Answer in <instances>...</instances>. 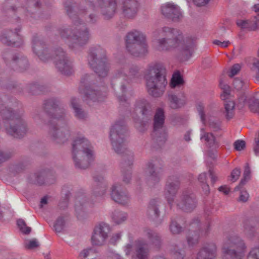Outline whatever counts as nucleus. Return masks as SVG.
<instances>
[{
	"mask_svg": "<svg viewBox=\"0 0 259 259\" xmlns=\"http://www.w3.org/2000/svg\"><path fill=\"white\" fill-rule=\"evenodd\" d=\"M64 8L67 15L72 19V25L60 28L59 33L62 38L68 40V45L70 48L76 49L78 46L82 47L87 44L91 38L89 28L79 17H83L87 11L82 6L79 8H77L72 0L65 2Z\"/></svg>",
	"mask_w": 259,
	"mask_h": 259,
	"instance_id": "nucleus-1",
	"label": "nucleus"
},
{
	"mask_svg": "<svg viewBox=\"0 0 259 259\" xmlns=\"http://www.w3.org/2000/svg\"><path fill=\"white\" fill-rule=\"evenodd\" d=\"M157 40V48L160 51L175 50L178 57L183 61L189 59L193 53L194 42L188 38H184L179 30L164 26L153 32Z\"/></svg>",
	"mask_w": 259,
	"mask_h": 259,
	"instance_id": "nucleus-2",
	"label": "nucleus"
},
{
	"mask_svg": "<svg viewBox=\"0 0 259 259\" xmlns=\"http://www.w3.org/2000/svg\"><path fill=\"white\" fill-rule=\"evenodd\" d=\"M128 136L124 121H118L111 127L110 133L111 145L115 152L121 156L123 180L125 183H128L131 179V166L134 160L133 152L126 147Z\"/></svg>",
	"mask_w": 259,
	"mask_h": 259,
	"instance_id": "nucleus-3",
	"label": "nucleus"
},
{
	"mask_svg": "<svg viewBox=\"0 0 259 259\" xmlns=\"http://www.w3.org/2000/svg\"><path fill=\"white\" fill-rule=\"evenodd\" d=\"M121 2L124 16L128 18L135 17L139 8L137 0H90L87 5L94 10H99L104 19L110 20L114 16Z\"/></svg>",
	"mask_w": 259,
	"mask_h": 259,
	"instance_id": "nucleus-4",
	"label": "nucleus"
},
{
	"mask_svg": "<svg viewBox=\"0 0 259 259\" xmlns=\"http://www.w3.org/2000/svg\"><path fill=\"white\" fill-rule=\"evenodd\" d=\"M180 182L176 177H170L165 184L164 195L168 204L172 206L175 203L180 209L185 211H191L196 206V197L189 191H183L176 199V195L180 189Z\"/></svg>",
	"mask_w": 259,
	"mask_h": 259,
	"instance_id": "nucleus-5",
	"label": "nucleus"
},
{
	"mask_svg": "<svg viewBox=\"0 0 259 259\" xmlns=\"http://www.w3.org/2000/svg\"><path fill=\"white\" fill-rule=\"evenodd\" d=\"M144 78L149 95L157 98L164 94L167 81L165 69L162 65L151 64L148 65L144 73Z\"/></svg>",
	"mask_w": 259,
	"mask_h": 259,
	"instance_id": "nucleus-6",
	"label": "nucleus"
},
{
	"mask_svg": "<svg viewBox=\"0 0 259 259\" xmlns=\"http://www.w3.org/2000/svg\"><path fill=\"white\" fill-rule=\"evenodd\" d=\"M72 158L77 168H88L95 159L93 148L88 139L83 137L76 138L72 144Z\"/></svg>",
	"mask_w": 259,
	"mask_h": 259,
	"instance_id": "nucleus-7",
	"label": "nucleus"
},
{
	"mask_svg": "<svg viewBox=\"0 0 259 259\" xmlns=\"http://www.w3.org/2000/svg\"><path fill=\"white\" fill-rule=\"evenodd\" d=\"M140 76L139 68L137 65L124 64L122 65L116 71L112 81V85H117L121 91V94L116 92L120 102L125 101L124 94L126 91V85L122 83L124 80L128 83Z\"/></svg>",
	"mask_w": 259,
	"mask_h": 259,
	"instance_id": "nucleus-8",
	"label": "nucleus"
},
{
	"mask_svg": "<svg viewBox=\"0 0 259 259\" xmlns=\"http://www.w3.org/2000/svg\"><path fill=\"white\" fill-rule=\"evenodd\" d=\"M246 248L244 241L240 237L229 234L222 247V259H243Z\"/></svg>",
	"mask_w": 259,
	"mask_h": 259,
	"instance_id": "nucleus-9",
	"label": "nucleus"
},
{
	"mask_svg": "<svg viewBox=\"0 0 259 259\" xmlns=\"http://www.w3.org/2000/svg\"><path fill=\"white\" fill-rule=\"evenodd\" d=\"M88 62L90 67L101 78L107 76L109 65L106 58V51L100 46L91 47L89 51Z\"/></svg>",
	"mask_w": 259,
	"mask_h": 259,
	"instance_id": "nucleus-10",
	"label": "nucleus"
},
{
	"mask_svg": "<svg viewBox=\"0 0 259 259\" xmlns=\"http://www.w3.org/2000/svg\"><path fill=\"white\" fill-rule=\"evenodd\" d=\"M93 75L85 74L82 76L80 80L82 85L84 87L83 90L79 89L81 94H83L85 100L89 102L100 101L102 100L103 95L100 90L95 85Z\"/></svg>",
	"mask_w": 259,
	"mask_h": 259,
	"instance_id": "nucleus-11",
	"label": "nucleus"
},
{
	"mask_svg": "<svg viewBox=\"0 0 259 259\" xmlns=\"http://www.w3.org/2000/svg\"><path fill=\"white\" fill-rule=\"evenodd\" d=\"M2 58L6 65L20 71L26 70L29 65L25 56L20 53H14L9 49L2 52Z\"/></svg>",
	"mask_w": 259,
	"mask_h": 259,
	"instance_id": "nucleus-12",
	"label": "nucleus"
},
{
	"mask_svg": "<svg viewBox=\"0 0 259 259\" xmlns=\"http://www.w3.org/2000/svg\"><path fill=\"white\" fill-rule=\"evenodd\" d=\"M162 162L158 159H153L146 164L145 173L146 183L149 187H154L161 180L162 174Z\"/></svg>",
	"mask_w": 259,
	"mask_h": 259,
	"instance_id": "nucleus-13",
	"label": "nucleus"
},
{
	"mask_svg": "<svg viewBox=\"0 0 259 259\" xmlns=\"http://www.w3.org/2000/svg\"><path fill=\"white\" fill-rule=\"evenodd\" d=\"M62 119L57 120L58 122L55 124L50 121L48 124L49 127V134L52 139L58 143L65 142L70 136V128L67 124L61 126Z\"/></svg>",
	"mask_w": 259,
	"mask_h": 259,
	"instance_id": "nucleus-14",
	"label": "nucleus"
},
{
	"mask_svg": "<svg viewBox=\"0 0 259 259\" xmlns=\"http://www.w3.org/2000/svg\"><path fill=\"white\" fill-rule=\"evenodd\" d=\"M53 58L56 68L63 74L70 75L74 72L72 62L61 48L54 51Z\"/></svg>",
	"mask_w": 259,
	"mask_h": 259,
	"instance_id": "nucleus-15",
	"label": "nucleus"
},
{
	"mask_svg": "<svg viewBox=\"0 0 259 259\" xmlns=\"http://www.w3.org/2000/svg\"><path fill=\"white\" fill-rule=\"evenodd\" d=\"M111 232L110 226L105 223H101L96 225L93 230L91 238V243L94 246L104 245Z\"/></svg>",
	"mask_w": 259,
	"mask_h": 259,
	"instance_id": "nucleus-16",
	"label": "nucleus"
},
{
	"mask_svg": "<svg viewBox=\"0 0 259 259\" xmlns=\"http://www.w3.org/2000/svg\"><path fill=\"white\" fill-rule=\"evenodd\" d=\"M209 226V224H208L206 226H202L199 220H194L190 224L191 229L187 237L188 245L191 246L196 245L198 243L200 236L205 235L208 232Z\"/></svg>",
	"mask_w": 259,
	"mask_h": 259,
	"instance_id": "nucleus-17",
	"label": "nucleus"
},
{
	"mask_svg": "<svg viewBox=\"0 0 259 259\" xmlns=\"http://www.w3.org/2000/svg\"><path fill=\"white\" fill-rule=\"evenodd\" d=\"M23 113L21 112L20 115H17L13 121L14 123L6 128L7 133L15 138L23 137L28 132L27 123L23 118Z\"/></svg>",
	"mask_w": 259,
	"mask_h": 259,
	"instance_id": "nucleus-18",
	"label": "nucleus"
},
{
	"mask_svg": "<svg viewBox=\"0 0 259 259\" xmlns=\"http://www.w3.org/2000/svg\"><path fill=\"white\" fill-rule=\"evenodd\" d=\"M45 111L53 119H62L64 118V110L60 105V102L56 99H49L44 104Z\"/></svg>",
	"mask_w": 259,
	"mask_h": 259,
	"instance_id": "nucleus-19",
	"label": "nucleus"
},
{
	"mask_svg": "<svg viewBox=\"0 0 259 259\" xmlns=\"http://www.w3.org/2000/svg\"><path fill=\"white\" fill-rule=\"evenodd\" d=\"M20 28H15L13 31L11 29L4 30L0 35V40L3 44L10 46H19L22 43V38L19 32Z\"/></svg>",
	"mask_w": 259,
	"mask_h": 259,
	"instance_id": "nucleus-20",
	"label": "nucleus"
},
{
	"mask_svg": "<svg viewBox=\"0 0 259 259\" xmlns=\"http://www.w3.org/2000/svg\"><path fill=\"white\" fill-rule=\"evenodd\" d=\"M161 13L165 17L173 21H179L183 18V14L180 8L176 5L167 3L161 8Z\"/></svg>",
	"mask_w": 259,
	"mask_h": 259,
	"instance_id": "nucleus-21",
	"label": "nucleus"
},
{
	"mask_svg": "<svg viewBox=\"0 0 259 259\" xmlns=\"http://www.w3.org/2000/svg\"><path fill=\"white\" fill-rule=\"evenodd\" d=\"M32 49L33 52L42 61L49 60L51 56L49 53L45 45L37 36H34L32 40Z\"/></svg>",
	"mask_w": 259,
	"mask_h": 259,
	"instance_id": "nucleus-22",
	"label": "nucleus"
},
{
	"mask_svg": "<svg viewBox=\"0 0 259 259\" xmlns=\"http://www.w3.org/2000/svg\"><path fill=\"white\" fill-rule=\"evenodd\" d=\"M149 249L148 244L143 240H137L134 244V251L132 259H148Z\"/></svg>",
	"mask_w": 259,
	"mask_h": 259,
	"instance_id": "nucleus-23",
	"label": "nucleus"
},
{
	"mask_svg": "<svg viewBox=\"0 0 259 259\" xmlns=\"http://www.w3.org/2000/svg\"><path fill=\"white\" fill-rule=\"evenodd\" d=\"M111 196L114 201L122 205H125L130 202L128 194L122 190L121 185L118 184L112 186Z\"/></svg>",
	"mask_w": 259,
	"mask_h": 259,
	"instance_id": "nucleus-24",
	"label": "nucleus"
},
{
	"mask_svg": "<svg viewBox=\"0 0 259 259\" xmlns=\"http://www.w3.org/2000/svg\"><path fill=\"white\" fill-rule=\"evenodd\" d=\"M39 6V0H27L26 9L19 8L17 12L20 14L25 12V15L31 20V19L35 18V13Z\"/></svg>",
	"mask_w": 259,
	"mask_h": 259,
	"instance_id": "nucleus-25",
	"label": "nucleus"
},
{
	"mask_svg": "<svg viewBox=\"0 0 259 259\" xmlns=\"http://www.w3.org/2000/svg\"><path fill=\"white\" fill-rule=\"evenodd\" d=\"M93 192L97 196L104 195L107 190V184L102 176L97 175L94 177Z\"/></svg>",
	"mask_w": 259,
	"mask_h": 259,
	"instance_id": "nucleus-26",
	"label": "nucleus"
},
{
	"mask_svg": "<svg viewBox=\"0 0 259 259\" xmlns=\"http://www.w3.org/2000/svg\"><path fill=\"white\" fill-rule=\"evenodd\" d=\"M217 255V246L213 243L203 246L198 252L196 259H214Z\"/></svg>",
	"mask_w": 259,
	"mask_h": 259,
	"instance_id": "nucleus-27",
	"label": "nucleus"
},
{
	"mask_svg": "<svg viewBox=\"0 0 259 259\" xmlns=\"http://www.w3.org/2000/svg\"><path fill=\"white\" fill-rule=\"evenodd\" d=\"M126 47L131 48L134 44L146 41V36L141 31L133 30L126 35Z\"/></svg>",
	"mask_w": 259,
	"mask_h": 259,
	"instance_id": "nucleus-28",
	"label": "nucleus"
},
{
	"mask_svg": "<svg viewBox=\"0 0 259 259\" xmlns=\"http://www.w3.org/2000/svg\"><path fill=\"white\" fill-rule=\"evenodd\" d=\"M164 119V110L160 108L157 109L154 116L153 132L152 134L153 137H156L159 132L163 131L162 127Z\"/></svg>",
	"mask_w": 259,
	"mask_h": 259,
	"instance_id": "nucleus-29",
	"label": "nucleus"
},
{
	"mask_svg": "<svg viewBox=\"0 0 259 259\" xmlns=\"http://www.w3.org/2000/svg\"><path fill=\"white\" fill-rule=\"evenodd\" d=\"M200 139L210 148L217 149L219 146V143L213 134L206 132L204 128L201 129Z\"/></svg>",
	"mask_w": 259,
	"mask_h": 259,
	"instance_id": "nucleus-30",
	"label": "nucleus"
},
{
	"mask_svg": "<svg viewBox=\"0 0 259 259\" xmlns=\"http://www.w3.org/2000/svg\"><path fill=\"white\" fill-rule=\"evenodd\" d=\"M160 203V201L157 199H152L149 202L146 210V215L149 218L155 220L159 217L160 213L159 209Z\"/></svg>",
	"mask_w": 259,
	"mask_h": 259,
	"instance_id": "nucleus-31",
	"label": "nucleus"
},
{
	"mask_svg": "<svg viewBox=\"0 0 259 259\" xmlns=\"http://www.w3.org/2000/svg\"><path fill=\"white\" fill-rule=\"evenodd\" d=\"M168 105L171 109H177L183 107L186 103L185 97H179L173 93H169L167 96Z\"/></svg>",
	"mask_w": 259,
	"mask_h": 259,
	"instance_id": "nucleus-32",
	"label": "nucleus"
},
{
	"mask_svg": "<svg viewBox=\"0 0 259 259\" xmlns=\"http://www.w3.org/2000/svg\"><path fill=\"white\" fill-rule=\"evenodd\" d=\"M127 51L133 56L140 57L144 55L147 52V46L146 41L134 44L131 48H126Z\"/></svg>",
	"mask_w": 259,
	"mask_h": 259,
	"instance_id": "nucleus-33",
	"label": "nucleus"
},
{
	"mask_svg": "<svg viewBox=\"0 0 259 259\" xmlns=\"http://www.w3.org/2000/svg\"><path fill=\"white\" fill-rule=\"evenodd\" d=\"M21 112H14L11 108L0 106V116L4 122L14 121L17 115H20Z\"/></svg>",
	"mask_w": 259,
	"mask_h": 259,
	"instance_id": "nucleus-34",
	"label": "nucleus"
},
{
	"mask_svg": "<svg viewBox=\"0 0 259 259\" xmlns=\"http://www.w3.org/2000/svg\"><path fill=\"white\" fill-rule=\"evenodd\" d=\"M258 224V221L255 219H250L245 223L244 232L247 237L252 238L255 236Z\"/></svg>",
	"mask_w": 259,
	"mask_h": 259,
	"instance_id": "nucleus-35",
	"label": "nucleus"
},
{
	"mask_svg": "<svg viewBox=\"0 0 259 259\" xmlns=\"http://www.w3.org/2000/svg\"><path fill=\"white\" fill-rule=\"evenodd\" d=\"M144 234L149 240L150 242L156 248H159L161 245V239L160 236L155 231L146 228L144 230Z\"/></svg>",
	"mask_w": 259,
	"mask_h": 259,
	"instance_id": "nucleus-36",
	"label": "nucleus"
},
{
	"mask_svg": "<svg viewBox=\"0 0 259 259\" xmlns=\"http://www.w3.org/2000/svg\"><path fill=\"white\" fill-rule=\"evenodd\" d=\"M135 109L139 111L142 115H148L151 112L150 104L145 99H140L137 101Z\"/></svg>",
	"mask_w": 259,
	"mask_h": 259,
	"instance_id": "nucleus-37",
	"label": "nucleus"
},
{
	"mask_svg": "<svg viewBox=\"0 0 259 259\" xmlns=\"http://www.w3.org/2000/svg\"><path fill=\"white\" fill-rule=\"evenodd\" d=\"M71 105L74 110L75 117L79 119H84L87 117V113L81 109L78 104V99L72 98L71 100Z\"/></svg>",
	"mask_w": 259,
	"mask_h": 259,
	"instance_id": "nucleus-38",
	"label": "nucleus"
},
{
	"mask_svg": "<svg viewBox=\"0 0 259 259\" xmlns=\"http://www.w3.org/2000/svg\"><path fill=\"white\" fill-rule=\"evenodd\" d=\"M34 177L35 180L33 182V183L40 185L44 184L50 185L53 184L55 182V177L51 175H47L46 176L45 180L44 174H36L34 175Z\"/></svg>",
	"mask_w": 259,
	"mask_h": 259,
	"instance_id": "nucleus-39",
	"label": "nucleus"
},
{
	"mask_svg": "<svg viewBox=\"0 0 259 259\" xmlns=\"http://www.w3.org/2000/svg\"><path fill=\"white\" fill-rule=\"evenodd\" d=\"M127 217L126 212L119 210H115L111 214L112 222L116 225H120L124 222Z\"/></svg>",
	"mask_w": 259,
	"mask_h": 259,
	"instance_id": "nucleus-40",
	"label": "nucleus"
},
{
	"mask_svg": "<svg viewBox=\"0 0 259 259\" xmlns=\"http://www.w3.org/2000/svg\"><path fill=\"white\" fill-rule=\"evenodd\" d=\"M235 102L233 101H225L224 102L225 111L224 113L227 120L232 118L235 113Z\"/></svg>",
	"mask_w": 259,
	"mask_h": 259,
	"instance_id": "nucleus-41",
	"label": "nucleus"
},
{
	"mask_svg": "<svg viewBox=\"0 0 259 259\" xmlns=\"http://www.w3.org/2000/svg\"><path fill=\"white\" fill-rule=\"evenodd\" d=\"M67 217L66 215L59 216L56 220L54 225V228L57 233L62 232L65 228Z\"/></svg>",
	"mask_w": 259,
	"mask_h": 259,
	"instance_id": "nucleus-42",
	"label": "nucleus"
},
{
	"mask_svg": "<svg viewBox=\"0 0 259 259\" xmlns=\"http://www.w3.org/2000/svg\"><path fill=\"white\" fill-rule=\"evenodd\" d=\"M250 169L248 163H246L244 168V170L243 172V178L240 182V183L238 186H236L234 188V191H236L239 190L242 186H243L246 182L249 180L250 178Z\"/></svg>",
	"mask_w": 259,
	"mask_h": 259,
	"instance_id": "nucleus-43",
	"label": "nucleus"
},
{
	"mask_svg": "<svg viewBox=\"0 0 259 259\" xmlns=\"http://www.w3.org/2000/svg\"><path fill=\"white\" fill-rule=\"evenodd\" d=\"M169 229L171 233L174 235L179 234L183 231V227L174 219H171Z\"/></svg>",
	"mask_w": 259,
	"mask_h": 259,
	"instance_id": "nucleus-44",
	"label": "nucleus"
},
{
	"mask_svg": "<svg viewBox=\"0 0 259 259\" xmlns=\"http://www.w3.org/2000/svg\"><path fill=\"white\" fill-rule=\"evenodd\" d=\"M184 83V80L181 76L180 73H175L171 79L170 86L171 88H175L177 87H180Z\"/></svg>",
	"mask_w": 259,
	"mask_h": 259,
	"instance_id": "nucleus-45",
	"label": "nucleus"
},
{
	"mask_svg": "<svg viewBox=\"0 0 259 259\" xmlns=\"http://www.w3.org/2000/svg\"><path fill=\"white\" fill-rule=\"evenodd\" d=\"M199 182L201 184L202 188L205 194L209 192V187L206 182L207 176L205 172L200 174L198 178Z\"/></svg>",
	"mask_w": 259,
	"mask_h": 259,
	"instance_id": "nucleus-46",
	"label": "nucleus"
},
{
	"mask_svg": "<svg viewBox=\"0 0 259 259\" xmlns=\"http://www.w3.org/2000/svg\"><path fill=\"white\" fill-rule=\"evenodd\" d=\"M86 202V199L84 196L78 197L76 199L75 209L77 213H79L83 211V205Z\"/></svg>",
	"mask_w": 259,
	"mask_h": 259,
	"instance_id": "nucleus-47",
	"label": "nucleus"
},
{
	"mask_svg": "<svg viewBox=\"0 0 259 259\" xmlns=\"http://www.w3.org/2000/svg\"><path fill=\"white\" fill-rule=\"evenodd\" d=\"M95 253V250L93 248H89L84 249L79 254L78 259H87L92 257Z\"/></svg>",
	"mask_w": 259,
	"mask_h": 259,
	"instance_id": "nucleus-48",
	"label": "nucleus"
},
{
	"mask_svg": "<svg viewBox=\"0 0 259 259\" xmlns=\"http://www.w3.org/2000/svg\"><path fill=\"white\" fill-rule=\"evenodd\" d=\"M17 225L20 231L24 234H28L30 233L31 229L28 227L25 222L21 219L17 221Z\"/></svg>",
	"mask_w": 259,
	"mask_h": 259,
	"instance_id": "nucleus-49",
	"label": "nucleus"
},
{
	"mask_svg": "<svg viewBox=\"0 0 259 259\" xmlns=\"http://www.w3.org/2000/svg\"><path fill=\"white\" fill-rule=\"evenodd\" d=\"M197 110L200 116L201 121L205 124L206 123V115L204 111V105L202 103H199L196 106Z\"/></svg>",
	"mask_w": 259,
	"mask_h": 259,
	"instance_id": "nucleus-50",
	"label": "nucleus"
},
{
	"mask_svg": "<svg viewBox=\"0 0 259 259\" xmlns=\"http://www.w3.org/2000/svg\"><path fill=\"white\" fill-rule=\"evenodd\" d=\"M208 126L214 132L221 130V122L216 119H209Z\"/></svg>",
	"mask_w": 259,
	"mask_h": 259,
	"instance_id": "nucleus-51",
	"label": "nucleus"
},
{
	"mask_svg": "<svg viewBox=\"0 0 259 259\" xmlns=\"http://www.w3.org/2000/svg\"><path fill=\"white\" fill-rule=\"evenodd\" d=\"M220 86L223 91V94L221 95V98L223 100H225L230 95V87L222 80L220 82Z\"/></svg>",
	"mask_w": 259,
	"mask_h": 259,
	"instance_id": "nucleus-52",
	"label": "nucleus"
},
{
	"mask_svg": "<svg viewBox=\"0 0 259 259\" xmlns=\"http://www.w3.org/2000/svg\"><path fill=\"white\" fill-rule=\"evenodd\" d=\"M259 26L258 17H255L253 20H248V29L249 30H255Z\"/></svg>",
	"mask_w": 259,
	"mask_h": 259,
	"instance_id": "nucleus-53",
	"label": "nucleus"
},
{
	"mask_svg": "<svg viewBox=\"0 0 259 259\" xmlns=\"http://www.w3.org/2000/svg\"><path fill=\"white\" fill-rule=\"evenodd\" d=\"M246 259H259V247H254L251 249Z\"/></svg>",
	"mask_w": 259,
	"mask_h": 259,
	"instance_id": "nucleus-54",
	"label": "nucleus"
},
{
	"mask_svg": "<svg viewBox=\"0 0 259 259\" xmlns=\"http://www.w3.org/2000/svg\"><path fill=\"white\" fill-rule=\"evenodd\" d=\"M3 11L4 13L9 16H12L15 13V10L14 9V8L11 6L9 2L5 4Z\"/></svg>",
	"mask_w": 259,
	"mask_h": 259,
	"instance_id": "nucleus-55",
	"label": "nucleus"
},
{
	"mask_svg": "<svg viewBox=\"0 0 259 259\" xmlns=\"http://www.w3.org/2000/svg\"><path fill=\"white\" fill-rule=\"evenodd\" d=\"M39 244L36 239H33L26 242L25 247L27 249H32L38 247Z\"/></svg>",
	"mask_w": 259,
	"mask_h": 259,
	"instance_id": "nucleus-56",
	"label": "nucleus"
},
{
	"mask_svg": "<svg viewBox=\"0 0 259 259\" xmlns=\"http://www.w3.org/2000/svg\"><path fill=\"white\" fill-rule=\"evenodd\" d=\"M241 174V169L239 168L234 169L231 174V181L232 182L236 181L240 177Z\"/></svg>",
	"mask_w": 259,
	"mask_h": 259,
	"instance_id": "nucleus-57",
	"label": "nucleus"
},
{
	"mask_svg": "<svg viewBox=\"0 0 259 259\" xmlns=\"http://www.w3.org/2000/svg\"><path fill=\"white\" fill-rule=\"evenodd\" d=\"M173 256L174 259H184L185 256V253L183 250H174L173 251Z\"/></svg>",
	"mask_w": 259,
	"mask_h": 259,
	"instance_id": "nucleus-58",
	"label": "nucleus"
},
{
	"mask_svg": "<svg viewBox=\"0 0 259 259\" xmlns=\"http://www.w3.org/2000/svg\"><path fill=\"white\" fill-rule=\"evenodd\" d=\"M241 66L239 64H234L231 69V71L229 76L230 77H232L234 75H236L239 71L240 70Z\"/></svg>",
	"mask_w": 259,
	"mask_h": 259,
	"instance_id": "nucleus-59",
	"label": "nucleus"
},
{
	"mask_svg": "<svg viewBox=\"0 0 259 259\" xmlns=\"http://www.w3.org/2000/svg\"><path fill=\"white\" fill-rule=\"evenodd\" d=\"M106 259H121V256L114 251H109L106 254Z\"/></svg>",
	"mask_w": 259,
	"mask_h": 259,
	"instance_id": "nucleus-60",
	"label": "nucleus"
},
{
	"mask_svg": "<svg viewBox=\"0 0 259 259\" xmlns=\"http://www.w3.org/2000/svg\"><path fill=\"white\" fill-rule=\"evenodd\" d=\"M235 149L237 151H241L245 147V143L243 140H237L234 143Z\"/></svg>",
	"mask_w": 259,
	"mask_h": 259,
	"instance_id": "nucleus-61",
	"label": "nucleus"
},
{
	"mask_svg": "<svg viewBox=\"0 0 259 259\" xmlns=\"http://www.w3.org/2000/svg\"><path fill=\"white\" fill-rule=\"evenodd\" d=\"M233 85L235 89L237 90H241L244 86V83L242 80L239 78H236L233 81Z\"/></svg>",
	"mask_w": 259,
	"mask_h": 259,
	"instance_id": "nucleus-62",
	"label": "nucleus"
},
{
	"mask_svg": "<svg viewBox=\"0 0 259 259\" xmlns=\"http://www.w3.org/2000/svg\"><path fill=\"white\" fill-rule=\"evenodd\" d=\"M43 87L37 83H33L29 86V91L32 94H35L37 90L44 91Z\"/></svg>",
	"mask_w": 259,
	"mask_h": 259,
	"instance_id": "nucleus-63",
	"label": "nucleus"
},
{
	"mask_svg": "<svg viewBox=\"0 0 259 259\" xmlns=\"http://www.w3.org/2000/svg\"><path fill=\"white\" fill-rule=\"evenodd\" d=\"M249 198V194L246 190H242L240 192L238 200L242 202H246Z\"/></svg>",
	"mask_w": 259,
	"mask_h": 259,
	"instance_id": "nucleus-64",
	"label": "nucleus"
}]
</instances>
